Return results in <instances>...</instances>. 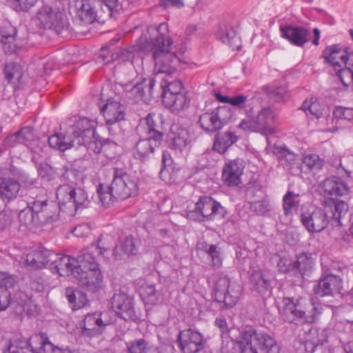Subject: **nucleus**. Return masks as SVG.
<instances>
[{
  "label": "nucleus",
  "instance_id": "obj_57",
  "mask_svg": "<svg viewBox=\"0 0 353 353\" xmlns=\"http://www.w3.org/2000/svg\"><path fill=\"white\" fill-rule=\"evenodd\" d=\"M279 260L277 262L279 271L282 273L294 272L295 274L294 261L291 256L285 253L279 254Z\"/></svg>",
  "mask_w": 353,
  "mask_h": 353
},
{
  "label": "nucleus",
  "instance_id": "obj_48",
  "mask_svg": "<svg viewBox=\"0 0 353 353\" xmlns=\"http://www.w3.org/2000/svg\"><path fill=\"white\" fill-rule=\"evenodd\" d=\"M39 352L40 353H72L69 347L55 345L49 340L47 334L40 332Z\"/></svg>",
  "mask_w": 353,
  "mask_h": 353
},
{
  "label": "nucleus",
  "instance_id": "obj_58",
  "mask_svg": "<svg viewBox=\"0 0 353 353\" xmlns=\"http://www.w3.org/2000/svg\"><path fill=\"white\" fill-rule=\"evenodd\" d=\"M102 4L107 8L109 15L113 13H119L129 4L128 0H100Z\"/></svg>",
  "mask_w": 353,
  "mask_h": 353
},
{
  "label": "nucleus",
  "instance_id": "obj_50",
  "mask_svg": "<svg viewBox=\"0 0 353 353\" xmlns=\"http://www.w3.org/2000/svg\"><path fill=\"white\" fill-rule=\"evenodd\" d=\"M252 99H248V96L240 94L230 97L229 104L237 108L240 112L246 115L252 114L253 112Z\"/></svg>",
  "mask_w": 353,
  "mask_h": 353
},
{
  "label": "nucleus",
  "instance_id": "obj_32",
  "mask_svg": "<svg viewBox=\"0 0 353 353\" xmlns=\"http://www.w3.org/2000/svg\"><path fill=\"white\" fill-rule=\"evenodd\" d=\"M48 142L50 148L61 152H65L77 144L70 132L54 133L48 137Z\"/></svg>",
  "mask_w": 353,
  "mask_h": 353
},
{
  "label": "nucleus",
  "instance_id": "obj_18",
  "mask_svg": "<svg viewBox=\"0 0 353 353\" xmlns=\"http://www.w3.org/2000/svg\"><path fill=\"white\" fill-rule=\"evenodd\" d=\"M96 122L86 117L76 120L71 127V134L76 139L77 145H81L88 143L94 135Z\"/></svg>",
  "mask_w": 353,
  "mask_h": 353
},
{
  "label": "nucleus",
  "instance_id": "obj_6",
  "mask_svg": "<svg viewBox=\"0 0 353 353\" xmlns=\"http://www.w3.org/2000/svg\"><path fill=\"white\" fill-rule=\"evenodd\" d=\"M128 70V67L124 64H117L114 67V76L117 82L123 87L128 94L129 98H132L134 101H143L147 103L154 94L148 93L149 79H143L141 81H137L135 83L131 81L132 76L123 75V72Z\"/></svg>",
  "mask_w": 353,
  "mask_h": 353
},
{
  "label": "nucleus",
  "instance_id": "obj_22",
  "mask_svg": "<svg viewBox=\"0 0 353 353\" xmlns=\"http://www.w3.org/2000/svg\"><path fill=\"white\" fill-rule=\"evenodd\" d=\"M343 288L342 279L334 274H327L321 278L314 286L315 294L320 296H330L340 293Z\"/></svg>",
  "mask_w": 353,
  "mask_h": 353
},
{
  "label": "nucleus",
  "instance_id": "obj_45",
  "mask_svg": "<svg viewBox=\"0 0 353 353\" xmlns=\"http://www.w3.org/2000/svg\"><path fill=\"white\" fill-rule=\"evenodd\" d=\"M250 284L253 290L262 295L270 293L272 290L271 280L261 271H255L252 274Z\"/></svg>",
  "mask_w": 353,
  "mask_h": 353
},
{
  "label": "nucleus",
  "instance_id": "obj_34",
  "mask_svg": "<svg viewBox=\"0 0 353 353\" xmlns=\"http://www.w3.org/2000/svg\"><path fill=\"white\" fill-rule=\"evenodd\" d=\"M3 74L9 83L19 88L24 83V70L19 63L8 62L4 64Z\"/></svg>",
  "mask_w": 353,
  "mask_h": 353
},
{
  "label": "nucleus",
  "instance_id": "obj_8",
  "mask_svg": "<svg viewBox=\"0 0 353 353\" xmlns=\"http://www.w3.org/2000/svg\"><path fill=\"white\" fill-rule=\"evenodd\" d=\"M232 112L227 105H220L202 113L198 119L200 128L208 134H216L229 123Z\"/></svg>",
  "mask_w": 353,
  "mask_h": 353
},
{
  "label": "nucleus",
  "instance_id": "obj_16",
  "mask_svg": "<svg viewBox=\"0 0 353 353\" xmlns=\"http://www.w3.org/2000/svg\"><path fill=\"white\" fill-rule=\"evenodd\" d=\"M323 209L328 218L329 223L332 226H341L343 225V219L347 214L349 206L344 201L328 198L325 199Z\"/></svg>",
  "mask_w": 353,
  "mask_h": 353
},
{
  "label": "nucleus",
  "instance_id": "obj_7",
  "mask_svg": "<svg viewBox=\"0 0 353 353\" xmlns=\"http://www.w3.org/2000/svg\"><path fill=\"white\" fill-rule=\"evenodd\" d=\"M227 211L221 203L210 196H201L194 208L187 211V217L196 221H212L223 219Z\"/></svg>",
  "mask_w": 353,
  "mask_h": 353
},
{
  "label": "nucleus",
  "instance_id": "obj_47",
  "mask_svg": "<svg viewBox=\"0 0 353 353\" xmlns=\"http://www.w3.org/2000/svg\"><path fill=\"white\" fill-rule=\"evenodd\" d=\"M295 275L299 274L301 276L311 272L314 264L311 253L303 252L296 256L294 261Z\"/></svg>",
  "mask_w": 353,
  "mask_h": 353
},
{
  "label": "nucleus",
  "instance_id": "obj_55",
  "mask_svg": "<svg viewBox=\"0 0 353 353\" xmlns=\"http://www.w3.org/2000/svg\"><path fill=\"white\" fill-rule=\"evenodd\" d=\"M97 194L99 201L104 208L109 207L110 204L117 201H121L114 195L113 191L111 190V185L105 186L99 184L97 188Z\"/></svg>",
  "mask_w": 353,
  "mask_h": 353
},
{
  "label": "nucleus",
  "instance_id": "obj_41",
  "mask_svg": "<svg viewBox=\"0 0 353 353\" xmlns=\"http://www.w3.org/2000/svg\"><path fill=\"white\" fill-rule=\"evenodd\" d=\"M20 190L19 183L13 178H3L0 183V198L9 202L17 198Z\"/></svg>",
  "mask_w": 353,
  "mask_h": 353
},
{
  "label": "nucleus",
  "instance_id": "obj_19",
  "mask_svg": "<svg viewBox=\"0 0 353 353\" xmlns=\"http://www.w3.org/2000/svg\"><path fill=\"white\" fill-rule=\"evenodd\" d=\"M39 334H36L29 338L16 337L10 343L3 353H40Z\"/></svg>",
  "mask_w": 353,
  "mask_h": 353
},
{
  "label": "nucleus",
  "instance_id": "obj_23",
  "mask_svg": "<svg viewBox=\"0 0 353 353\" xmlns=\"http://www.w3.org/2000/svg\"><path fill=\"white\" fill-rule=\"evenodd\" d=\"M148 43L151 45L154 44L156 42V39L154 41H149L145 37H141L136 46H129L126 48H123L120 51V57L123 61H128L129 63H119L118 64H124L128 67V70L123 72V75L129 76L130 74H134L133 71V61L135 57V53L137 51L142 52L143 53H149L152 52V56L153 57V50H144L141 49L142 44L145 43Z\"/></svg>",
  "mask_w": 353,
  "mask_h": 353
},
{
  "label": "nucleus",
  "instance_id": "obj_35",
  "mask_svg": "<svg viewBox=\"0 0 353 353\" xmlns=\"http://www.w3.org/2000/svg\"><path fill=\"white\" fill-rule=\"evenodd\" d=\"M81 334L86 337H94L102 334L97 313L88 314L81 323Z\"/></svg>",
  "mask_w": 353,
  "mask_h": 353
},
{
  "label": "nucleus",
  "instance_id": "obj_40",
  "mask_svg": "<svg viewBox=\"0 0 353 353\" xmlns=\"http://www.w3.org/2000/svg\"><path fill=\"white\" fill-rule=\"evenodd\" d=\"M140 241L139 239L132 236H127L121 242L120 246H116L113 250V255L115 259L119 260L122 258L123 254L127 256L136 255L139 252Z\"/></svg>",
  "mask_w": 353,
  "mask_h": 353
},
{
  "label": "nucleus",
  "instance_id": "obj_25",
  "mask_svg": "<svg viewBox=\"0 0 353 353\" xmlns=\"http://www.w3.org/2000/svg\"><path fill=\"white\" fill-rule=\"evenodd\" d=\"M280 31L281 37L286 39L292 44L302 47L310 39L309 30L300 26H281Z\"/></svg>",
  "mask_w": 353,
  "mask_h": 353
},
{
  "label": "nucleus",
  "instance_id": "obj_39",
  "mask_svg": "<svg viewBox=\"0 0 353 353\" xmlns=\"http://www.w3.org/2000/svg\"><path fill=\"white\" fill-rule=\"evenodd\" d=\"M279 161L283 168L292 174L301 172V163L297 156L285 148H283L279 152Z\"/></svg>",
  "mask_w": 353,
  "mask_h": 353
},
{
  "label": "nucleus",
  "instance_id": "obj_13",
  "mask_svg": "<svg viewBox=\"0 0 353 353\" xmlns=\"http://www.w3.org/2000/svg\"><path fill=\"white\" fill-rule=\"evenodd\" d=\"M176 342L183 353H197L203 350L205 344L203 336L191 328L180 331Z\"/></svg>",
  "mask_w": 353,
  "mask_h": 353
},
{
  "label": "nucleus",
  "instance_id": "obj_44",
  "mask_svg": "<svg viewBox=\"0 0 353 353\" xmlns=\"http://www.w3.org/2000/svg\"><path fill=\"white\" fill-rule=\"evenodd\" d=\"M216 37L223 43L229 45L233 50L239 49V39L236 30L230 24H221L216 32Z\"/></svg>",
  "mask_w": 353,
  "mask_h": 353
},
{
  "label": "nucleus",
  "instance_id": "obj_42",
  "mask_svg": "<svg viewBox=\"0 0 353 353\" xmlns=\"http://www.w3.org/2000/svg\"><path fill=\"white\" fill-rule=\"evenodd\" d=\"M237 141V136L232 131L218 133L214 137L212 150L219 154H224Z\"/></svg>",
  "mask_w": 353,
  "mask_h": 353
},
{
  "label": "nucleus",
  "instance_id": "obj_51",
  "mask_svg": "<svg viewBox=\"0 0 353 353\" xmlns=\"http://www.w3.org/2000/svg\"><path fill=\"white\" fill-rule=\"evenodd\" d=\"M263 90L275 102L285 101L288 98L286 86L275 83L271 86H265Z\"/></svg>",
  "mask_w": 353,
  "mask_h": 353
},
{
  "label": "nucleus",
  "instance_id": "obj_4",
  "mask_svg": "<svg viewBox=\"0 0 353 353\" xmlns=\"http://www.w3.org/2000/svg\"><path fill=\"white\" fill-rule=\"evenodd\" d=\"M239 343L243 353H280V347L274 338L252 327L242 332Z\"/></svg>",
  "mask_w": 353,
  "mask_h": 353
},
{
  "label": "nucleus",
  "instance_id": "obj_60",
  "mask_svg": "<svg viewBox=\"0 0 353 353\" xmlns=\"http://www.w3.org/2000/svg\"><path fill=\"white\" fill-rule=\"evenodd\" d=\"M245 195L249 201H256L266 196L261 185L255 182L248 184Z\"/></svg>",
  "mask_w": 353,
  "mask_h": 353
},
{
  "label": "nucleus",
  "instance_id": "obj_11",
  "mask_svg": "<svg viewBox=\"0 0 353 353\" xmlns=\"http://www.w3.org/2000/svg\"><path fill=\"white\" fill-rule=\"evenodd\" d=\"M57 198L63 207L68 204L73 208L74 214L81 208H85L90 204L88 196L85 190L68 184L61 185L57 190Z\"/></svg>",
  "mask_w": 353,
  "mask_h": 353
},
{
  "label": "nucleus",
  "instance_id": "obj_53",
  "mask_svg": "<svg viewBox=\"0 0 353 353\" xmlns=\"http://www.w3.org/2000/svg\"><path fill=\"white\" fill-rule=\"evenodd\" d=\"M127 346L128 353H158L157 347L143 339L130 342Z\"/></svg>",
  "mask_w": 353,
  "mask_h": 353
},
{
  "label": "nucleus",
  "instance_id": "obj_17",
  "mask_svg": "<svg viewBox=\"0 0 353 353\" xmlns=\"http://www.w3.org/2000/svg\"><path fill=\"white\" fill-rule=\"evenodd\" d=\"M111 303L114 311L123 319L128 321L137 319L132 300L123 291L119 290L114 294Z\"/></svg>",
  "mask_w": 353,
  "mask_h": 353
},
{
  "label": "nucleus",
  "instance_id": "obj_24",
  "mask_svg": "<svg viewBox=\"0 0 353 353\" xmlns=\"http://www.w3.org/2000/svg\"><path fill=\"white\" fill-rule=\"evenodd\" d=\"M244 169L243 160L236 159L226 163L222 173V179L228 186H237Z\"/></svg>",
  "mask_w": 353,
  "mask_h": 353
},
{
  "label": "nucleus",
  "instance_id": "obj_30",
  "mask_svg": "<svg viewBox=\"0 0 353 353\" xmlns=\"http://www.w3.org/2000/svg\"><path fill=\"white\" fill-rule=\"evenodd\" d=\"M323 188L328 195L345 196L350 192L347 183L343 179L336 176L326 179L323 181Z\"/></svg>",
  "mask_w": 353,
  "mask_h": 353
},
{
  "label": "nucleus",
  "instance_id": "obj_21",
  "mask_svg": "<svg viewBox=\"0 0 353 353\" xmlns=\"http://www.w3.org/2000/svg\"><path fill=\"white\" fill-rule=\"evenodd\" d=\"M167 141L172 150L182 152L190 146L192 137L188 129L175 125L171 127Z\"/></svg>",
  "mask_w": 353,
  "mask_h": 353
},
{
  "label": "nucleus",
  "instance_id": "obj_38",
  "mask_svg": "<svg viewBox=\"0 0 353 353\" xmlns=\"http://www.w3.org/2000/svg\"><path fill=\"white\" fill-rule=\"evenodd\" d=\"M260 132L263 134L274 132L273 124L275 121V115L273 110L267 107L262 109L256 117Z\"/></svg>",
  "mask_w": 353,
  "mask_h": 353
},
{
  "label": "nucleus",
  "instance_id": "obj_9",
  "mask_svg": "<svg viewBox=\"0 0 353 353\" xmlns=\"http://www.w3.org/2000/svg\"><path fill=\"white\" fill-rule=\"evenodd\" d=\"M242 291L241 285L236 282H231L227 275L224 274L219 275L215 283L214 296L218 303L223 304L224 308L233 307L238 302Z\"/></svg>",
  "mask_w": 353,
  "mask_h": 353
},
{
  "label": "nucleus",
  "instance_id": "obj_3",
  "mask_svg": "<svg viewBox=\"0 0 353 353\" xmlns=\"http://www.w3.org/2000/svg\"><path fill=\"white\" fill-rule=\"evenodd\" d=\"M282 302L283 305L280 314L283 320L288 323H312L323 311L320 303L303 298L285 297Z\"/></svg>",
  "mask_w": 353,
  "mask_h": 353
},
{
  "label": "nucleus",
  "instance_id": "obj_36",
  "mask_svg": "<svg viewBox=\"0 0 353 353\" xmlns=\"http://www.w3.org/2000/svg\"><path fill=\"white\" fill-rule=\"evenodd\" d=\"M27 207L21 210L18 214L19 222L29 230L39 226L37 214L34 212V197L27 202Z\"/></svg>",
  "mask_w": 353,
  "mask_h": 353
},
{
  "label": "nucleus",
  "instance_id": "obj_5",
  "mask_svg": "<svg viewBox=\"0 0 353 353\" xmlns=\"http://www.w3.org/2000/svg\"><path fill=\"white\" fill-rule=\"evenodd\" d=\"M36 19L40 28L63 34L70 28L69 19L65 13L57 5L43 3L36 12Z\"/></svg>",
  "mask_w": 353,
  "mask_h": 353
},
{
  "label": "nucleus",
  "instance_id": "obj_20",
  "mask_svg": "<svg viewBox=\"0 0 353 353\" xmlns=\"http://www.w3.org/2000/svg\"><path fill=\"white\" fill-rule=\"evenodd\" d=\"M50 268L53 272L59 274L61 276L71 275L75 278L77 271L79 272L75 259L69 255L53 253Z\"/></svg>",
  "mask_w": 353,
  "mask_h": 353
},
{
  "label": "nucleus",
  "instance_id": "obj_33",
  "mask_svg": "<svg viewBox=\"0 0 353 353\" xmlns=\"http://www.w3.org/2000/svg\"><path fill=\"white\" fill-rule=\"evenodd\" d=\"M321 57L325 63L333 66H341V63L346 64L348 61L347 53L343 50L339 45L327 47L322 52Z\"/></svg>",
  "mask_w": 353,
  "mask_h": 353
},
{
  "label": "nucleus",
  "instance_id": "obj_37",
  "mask_svg": "<svg viewBox=\"0 0 353 353\" xmlns=\"http://www.w3.org/2000/svg\"><path fill=\"white\" fill-rule=\"evenodd\" d=\"M95 245L94 243L88 247L82 249L78 254L77 259V268L82 270L91 269L92 268H99L94 256Z\"/></svg>",
  "mask_w": 353,
  "mask_h": 353
},
{
  "label": "nucleus",
  "instance_id": "obj_56",
  "mask_svg": "<svg viewBox=\"0 0 353 353\" xmlns=\"http://www.w3.org/2000/svg\"><path fill=\"white\" fill-rule=\"evenodd\" d=\"M303 163L312 171H319L322 169L325 161L317 154L305 152L303 155Z\"/></svg>",
  "mask_w": 353,
  "mask_h": 353
},
{
  "label": "nucleus",
  "instance_id": "obj_61",
  "mask_svg": "<svg viewBox=\"0 0 353 353\" xmlns=\"http://www.w3.org/2000/svg\"><path fill=\"white\" fill-rule=\"evenodd\" d=\"M97 315L102 334L107 326L114 324L116 321L117 313L114 310H105L100 313H97Z\"/></svg>",
  "mask_w": 353,
  "mask_h": 353
},
{
  "label": "nucleus",
  "instance_id": "obj_2",
  "mask_svg": "<svg viewBox=\"0 0 353 353\" xmlns=\"http://www.w3.org/2000/svg\"><path fill=\"white\" fill-rule=\"evenodd\" d=\"M154 114L140 120L138 132L145 138L140 139L132 149L134 159L141 162L152 159L163 142V134L158 130Z\"/></svg>",
  "mask_w": 353,
  "mask_h": 353
},
{
  "label": "nucleus",
  "instance_id": "obj_62",
  "mask_svg": "<svg viewBox=\"0 0 353 353\" xmlns=\"http://www.w3.org/2000/svg\"><path fill=\"white\" fill-rule=\"evenodd\" d=\"M37 172L39 176L46 182H54L57 179L54 170L48 163H40Z\"/></svg>",
  "mask_w": 353,
  "mask_h": 353
},
{
  "label": "nucleus",
  "instance_id": "obj_12",
  "mask_svg": "<svg viewBox=\"0 0 353 353\" xmlns=\"http://www.w3.org/2000/svg\"><path fill=\"white\" fill-rule=\"evenodd\" d=\"M34 212L37 214L39 226L52 223L59 219V211L63 206L57 205L53 201H49L47 199L34 197Z\"/></svg>",
  "mask_w": 353,
  "mask_h": 353
},
{
  "label": "nucleus",
  "instance_id": "obj_49",
  "mask_svg": "<svg viewBox=\"0 0 353 353\" xmlns=\"http://www.w3.org/2000/svg\"><path fill=\"white\" fill-rule=\"evenodd\" d=\"M301 109L306 113L319 119L326 114V109L324 105L321 104L316 98L305 99L302 105Z\"/></svg>",
  "mask_w": 353,
  "mask_h": 353
},
{
  "label": "nucleus",
  "instance_id": "obj_31",
  "mask_svg": "<svg viewBox=\"0 0 353 353\" xmlns=\"http://www.w3.org/2000/svg\"><path fill=\"white\" fill-rule=\"evenodd\" d=\"M53 252L45 248H39L26 255V263L33 269H42L52 261Z\"/></svg>",
  "mask_w": 353,
  "mask_h": 353
},
{
  "label": "nucleus",
  "instance_id": "obj_46",
  "mask_svg": "<svg viewBox=\"0 0 353 353\" xmlns=\"http://www.w3.org/2000/svg\"><path fill=\"white\" fill-rule=\"evenodd\" d=\"M198 254L203 252L208 254L210 259L211 265L215 268H220L222 265V259L221 257L220 250L217 245L208 244L206 242H200L196 245Z\"/></svg>",
  "mask_w": 353,
  "mask_h": 353
},
{
  "label": "nucleus",
  "instance_id": "obj_63",
  "mask_svg": "<svg viewBox=\"0 0 353 353\" xmlns=\"http://www.w3.org/2000/svg\"><path fill=\"white\" fill-rule=\"evenodd\" d=\"M16 277L4 272H0V292H6L11 298L10 289L16 284Z\"/></svg>",
  "mask_w": 353,
  "mask_h": 353
},
{
  "label": "nucleus",
  "instance_id": "obj_64",
  "mask_svg": "<svg viewBox=\"0 0 353 353\" xmlns=\"http://www.w3.org/2000/svg\"><path fill=\"white\" fill-rule=\"evenodd\" d=\"M17 132L20 143L31 147L32 141H34L33 128L30 126H26L21 128Z\"/></svg>",
  "mask_w": 353,
  "mask_h": 353
},
{
  "label": "nucleus",
  "instance_id": "obj_1",
  "mask_svg": "<svg viewBox=\"0 0 353 353\" xmlns=\"http://www.w3.org/2000/svg\"><path fill=\"white\" fill-rule=\"evenodd\" d=\"M156 30L157 34L154 44L151 45L146 42L141 48L144 50H153L155 73L153 77L149 78L148 93L154 94V88L158 83L161 91V97L164 99L168 94H176L185 90L181 80L179 78V73L176 66L180 62L177 53L182 54L185 49L183 47L178 49L176 46H174L167 23L159 24Z\"/></svg>",
  "mask_w": 353,
  "mask_h": 353
},
{
  "label": "nucleus",
  "instance_id": "obj_15",
  "mask_svg": "<svg viewBox=\"0 0 353 353\" xmlns=\"http://www.w3.org/2000/svg\"><path fill=\"white\" fill-rule=\"evenodd\" d=\"M301 221L309 232H319L329 223L323 208H315L303 212L301 214Z\"/></svg>",
  "mask_w": 353,
  "mask_h": 353
},
{
  "label": "nucleus",
  "instance_id": "obj_28",
  "mask_svg": "<svg viewBox=\"0 0 353 353\" xmlns=\"http://www.w3.org/2000/svg\"><path fill=\"white\" fill-rule=\"evenodd\" d=\"M76 15L85 25L94 23L97 17L92 0H77L75 1Z\"/></svg>",
  "mask_w": 353,
  "mask_h": 353
},
{
  "label": "nucleus",
  "instance_id": "obj_54",
  "mask_svg": "<svg viewBox=\"0 0 353 353\" xmlns=\"http://www.w3.org/2000/svg\"><path fill=\"white\" fill-rule=\"evenodd\" d=\"M299 195L293 192L288 191L283 197V208L284 214L288 216L298 210L299 206Z\"/></svg>",
  "mask_w": 353,
  "mask_h": 353
},
{
  "label": "nucleus",
  "instance_id": "obj_26",
  "mask_svg": "<svg viewBox=\"0 0 353 353\" xmlns=\"http://www.w3.org/2000/svg\"><path fill=\"white\" fill-rule=\"evenodd\" d=\"M101 112L105 120L106 125L111 127L125 119V107L120 102L108 99L102 108Z\"/></svg>",
  "mask_w": 353,
  "mask_h": 353
},
{
  "label": "nucleus",
  "instance_id": "obj_10",
  "mask_svg": "<svg viewBox=\"0 0 353 353\" xmlns=\"http://www.w3.org/2000/svg\"><path fill=\"white\" fill-rule=\"evenodd\" d=\"M137 179L128 174L123 169L114 168L111 190L121 201L135 196L139 192Z\"/></svg>",
  "mask_w": 353,
  "mask_h": 353
},
{
  "label": "nucleus",
  "instance_id": "obj_43",
  "mask_svg": "<svg viewBox=\"0 0 353 353\" xmlns=\"http://www.w3.org/2000/svg\"><path fill=\"white\" fill-rule=\"evenodd\" d=\"M17 35L16 28L11 25H6L0 28V41L3 45V50L6 53L12 54L17 50L15 37Z\"/></svg>",
  "mask_w": 353,
  "mask_h": 353
},
{
  "label": "nucleus",
  "instance_id": "obj_52",
  "mask_svg": "<svg viewBox=\"0 0 353 353\" xmlns=\"http://www.w3.org/2000/svg\"><path fill=\"white\" fill-rule=\"evenodd\" d=\"M250 211L260 216H266L272 208L268 196L256 201H248Z\"/></svg>",
  "mask_w": 353,
  "mask_h": 353
},
{
  "label": "nucleus",
  "instance_id": "obj_27",
  "mask_svg": "<svg viewBox=\"0 0 353 353\" xmlns=\"http://www.w3.org/2000/svg\"><path fill=\"white\" fill-rule=\"evenodd\" d=\"M139 294L144 305L149 308L163 301L162 295L157 290L155 285L148 281H145L140 285Z\"/></svg>",
  "mask_w": 353,
  "mask_h": 353
},
{
  "label": "nucleus",
  "instance_id": "obj_29",
  "mask_svg": "<svg viewBox=\"0 0 353 353\" xmlns=\"http://www.w3.org/2000/svg\"><path fill=\"white\" fill-rule=\"evenodd\" d=\"M190 99L188 95V92L184 90L179 93L168 94L162 99L163 104L170 108L173 113H179L188 108Z\"/></svg>",
  "mask_w": 353,
  "mask_h": 353
},
{
  "label": "nucleus",
  "instance_id": "obj_14",
  "mask_svg": "<svg viewBox=\"0 0 353 353\" xmlns=\"http://www.w3.org/2000/svg\"><path fill=\"white\" fill-rule=\"evenodd\" d=\"M75 279L87 292L96 294L103 288V276L99 268L82 270L79 268Z\"/></svg>",
  "mask_w": 353,
  "mask_h": 353
},
{
  "label": "nucleus",
  "instance_id": "obj_59",
  "mask_svg": "<svg viewBox=\"0 0 353 353\" xmlns=\"http://www.w3.org/2000/svg\"><path fill=\"white\" fill-rule=\"evenodd\" d=\"M38 0H6L8 5L17 12H28Z\"/></svg>",
  "mask_w": 353,
  "mask_h": 353
}]
</instances>
